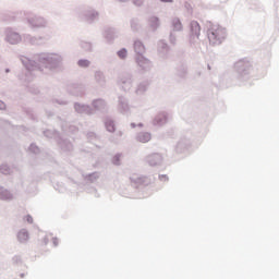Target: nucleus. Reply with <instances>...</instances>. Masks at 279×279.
Here are the masks:
<instances>
[{
    "instance_id": "obj_10",
    "label": "nucleus",
    "mask_w": 279,
    "mask_h": 279,
    "mask_svg": "<svg viewBox=\"0 0 279 279\" xmlns=\"http://www.w3.org/2000/svg\"><path fill=\"white\" fill-rule=\"evenodd\" d=\"M25 221L27 222V223H34V218H32V216H25Z\"/></svg>"
},
{
    "instance_id": "obj_7",
    "label": "nucleus",
    "mask_w": 279,
    "mask_h": 279,
    "mask_svg": "<svg viewBox=\"0 0 279 279\" xmlns=\"http://www.w3.org/2000/svg\"><path fill=\"white\" fill-rule=\"evenodd\" d=\"M119 58H125L128 56V50L122 49L118 52Z\"/></svg>"
},
{
    "instance_id": "obj_3",
    "label": "nucleus",
    "mask_w": 279,
    "mask_h": 279,
    "mask_svg": "<svg viewBox=\"0 0 279 279\" xmlns=\"http://www.w3.org/2000/svg\"><path fill=\"white\" fill-rule=\"evenodd\" d=\"M140 143H149L151 141V134L149 133H142L137 136Z\"/></svg>"
},
{
    "instance_id": "obj_9",
    "label": "nucleus",
    "mask_w": 279,
    "mask_h": 279,
    "mask_svg": "<svg viewBox=\"0 0 279 279\" xmlns=\"http://www.w3.org/2000/svg\"><path fill=\"white\" fill-rule=\"evenodd\" d=\"M174 28L182 29V23H180V20H174Z\"/></svg>"
},
{
    "instance_id": "obj_6",
    "label": "nucleus",
    "mask_w": 279,
    "mask_h": 279,
    "mask_svg": "<svg viewBox=\"0 0 279 279\" xmlns=\"http://www.w3.org/2000/svg\"><path fill=\"white\" fill-rule=\"evenodd\" d=\"M106 128H107L108 132H114V122L108 121L106 123Z\"/></svg>"
},
{
    "instance_id": "obj_12",
    "label": "nucleus",
    "mask_w": 279,
    "mask_h": 279,
    "mask_svg": "<svg viewBox=\"0 0 279 279\" xmlns=\"http://www.w3.org/2000/svg\"><path fill=\"white\" fill-rule=\"evenodd\" d=\"M160 1H162V3H172L173 2V0H160Z\"/></svg>"
},
{
    "instance_id": "obj_4",
    "label": "nucleus",
    "mask_w": 279,
    "mask_h": 279,
    "mask_svg": "<svg viewBox=\"0 0 279 279\" xmlns=\"http://www.w3.org/2000/svg\"><path fill=\"white\" fill-rule=\"evenodd\" d=\"M8 40H9V43H11V45H16V43H19L21 40V36L19 34L14 33L8 37Z\"/></svg>"
},
{
    "instance_id": "obj_8",
    "label": "nucleus",
    "mask_w": 279,
    "mask_h": 279,
    "mask_svg": "<svg viewBox=\"0 0 279 279\" xmlns=\"http://www.w3.org/2000/svg\"><path fill=\"white\" fill-rule=\"evenodd\" d=\"M89 64H90V62H88V60L78 61V66H88Z\"/></svg>"
},
{
    "instance_id": "obj_11",
    "label": "nucleus",
    "mask_w": 279,
    "mask_h": 279,
    "mask_svg": "<svg viewBox=\"0 0 279 279\" xmlns=\"http://www.w3.org/2000/svg\"><path fill=\"white\" fill-rule=\"evenodd\" d=\"M192 27H194L195 29H197V32H199V23L193 22Z\"/></svg>"
},
{
    "instance_id": "obj_1",
    "label": "nucleus",
    "mask_w": 279,
    "mask_h": 279,
    "mask_svg": "<svg viewBox=\"0 0 279 279\" xmlns=\"http://www.w3.org/2000/svg\"><path fill=\"white\" fill-rule=\"evenodd\" d=\"M227 33L225 28L220 26H213L208 31V39L211 45H221V41L226 40Z\"/></svg>"
},
{
    "instance_id": "obj_5",
    "label": "nucleus",
    "mask_w": 279,
    "mask_h": 279,
    "mask_svg": "<svg viewBox=\"0 0 279 279\" xmlns=\"http://www.w3.org/2000/svg\"><path fill=\"white\" fill-rule=\"evenodd\" d=\"M154 158H156L157 161L154 162ZM159 160H160V155H151L148 157V162L150 165H158Z\"/></svg>"
},
{
    "instance_id": "obj_13",
    "label": "nucleus",
    "mask_w": 279,
    "mask_h": 279,
    "mask_svg": "<svg viewBox=\"0 0 279 279\" xmlns=\"http://www.w3.org/2000/svg\"><path fill=\"white\" fill-rule=\"evenodd\" d=\"M135 47H141V44H135Z\"/></svg>"
},
{
    "instance_id": "obj_2",
    "label": "nucleus",
    "mask_w": 279,
    "mask_h": 279,
    "mask_svg": "<svg viewBox=\"0 0 279 279\" xmlns=\"http://www.w3.org/2000/svg\"><path fill=\"white\" fill-rule=\"evenodd\" d=\"M17 240L20 241V243H27V241H29V232H27V230L25 229H22L17 233Z\"/></svg>"
}]
</instances>
